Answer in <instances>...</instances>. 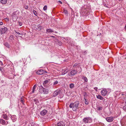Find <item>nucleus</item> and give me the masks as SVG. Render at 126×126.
Listing matches in <instances>:
<instances>
[{"mask_svg":"<svg viewBox=\"0 0 126 126\" xmlns=\"http://www.w3.org/2000/svg\"><path fill=\"white\" fill-rule=\"evenodd\" d=\"M79 101H76L74 102H71L69 105V107L70 108H72L73 111H76L77 109L79 108Z\"/></svg>","mask_w":126,"mask_h":126,"instance_id":"obj_1","label":"nucleus"},{"mask_svg":"<svg viewBox=\"0 0 126 126\" xmlns=\"http://www.w3.org/2000/svg\"><path fill=\"white\" fill-rule=\"evenodd\" d=\"M39 91L41 93L44 94H47L49 92L48 89L44 88L42 85L39 86Z\"/></svg>","mask_w":126,"mask_h":126,"instance_id":"obj_2","label":"nucleus"},{"mask_svg":"<svg viewBox=\"0 0 126 126\" xmlns=\"http://www.w3.org/2000/svg\"><path fill=\"white\" fill-rule=\"evenodd\" d=\"M82 121L85 124L90 123L93 122V119L90 117H87L84 118Z\"/></svg>","mask_w":126,"mask_h":126,"instance_id":"obj_3","label":"nucleus"},{"mask_svg":"<svg viewBox=\"0 0 126 126\" xmlns=\"http://www.w3.org/2000/svg\"><path fill=\"white\" fill-rule=\"evenodd\" d=\"M50 84V80L47 79L44 81L43 84L44 87H48L49 86Z\"/></svg>","mask_w":126,"mask_h":126,"instance_id":"obj_4","label":"nucleus"},{"mask_svg":"<svg viewBox=\"0 0 126 126\" xmlns=\"http://www.w3.org/2000/svg\"><path fill=\"white\" fill-rule=\"evenodd\" d=\"M17 11L15 12H13L12 15V19L13 21H16L18 18Z\"/></svg>","mask_w":126,"mask_h":126,"instance_id":"obj_5","label":"nucleus"},{"mask_svg":"<svg viewBox=\"0 0 126 126\" xmlns=\"http://www.w3.org/2000/svg\"><path fill=\"white\" fill-rule=\"evenodd\" d=\"M8 29L6 27H4L3 28H1L0 30V32H1V34L5 33Z\"/></svg>","mask_w":126,"mask_h":126,"instance_id":"obj_6","label":"nucleus"},{"mask_svg":"<svg viewBox=\"0 0 126 126\" xmlns=\"http://www.w3.org/2000/svg\"><path fill=\"white\" fill-rule=\"evenodd\" d=\"M61 92V90H57L54 91L53 93V96L54 97L57 96L59 94H60Z\"/></svg>","mask_w":126,"mask_h":126,"instance_id":"obj_7","label":"nucleus"},{"mask_svg":"<svg viewBox=\"0 0 126 126\" xmlns=\"http://www.w3.org/2000/svg\"><path fill=\"white\" fill-rule=\"evenodd\" d=\"M47 72L41 69L38 70L36 72V74H37L41 75L43 74L44 73H47Z\"/></svg>","mask_w":126,"mask_h":126,"instance_id":"obj_8","label":"nucleus"},{"mask_svg":"<svg viewBox=\"0 0 126 126\" xmlns=\"http://www.w3.org/2000/svg\"><path fill=\"white\" fill-rule=\"evenodd\" d=\"M77 72L78 71H77V70H76L75 69H73L70 72V75H69V76H73L77 74Z\"/></svg>","mask_w":126,"mask_h":126,"instance_id":"obj_9","label":"nucleus"},{"mask_svg":"<svg viewBox=\"0 0 126 126\" xmlns=\"http://www.w3.org/2000/svg\"><path fill=\"white\" fill-rule=\"evenodd\" d=\"M106 120L108 122H112L113 120V117L110 116L106 118Z\"/></svg>","mask_w":126,"mask_h":126,"instance_id":"obj_10","label":"nucleus"},{"mask_svg":"<svg viewBox=\"0 0 126 126\" xmlns=\"http://www.w3.org/2000/svg\"><path fill=\"white\" fill-rule=\"evenodd\" d=\"M47 112V111L46 110L44 109L40 112V114L41 115L44 116L46 115Z\"/></svg>","mask_w":126,"mask_h":126,"instance_id":"obj_11","label":"nucleus"},{"mask_svg":"<svg viewBox=\"0 0 126 126\" xmlns=\"http://www.w3.org/2000/svg\"><path fill=\"white\" fill-rule=\"evenodd\" d=\"M107 91L105 89H103L101 92V94L103 96L106 95L107 94Z\"/></svg>","mask_w":126,"mask_h":126,"instance_id":"obj_12","label":"nucleus"},{"mask_svg":"<svg viewBox=\"0 0 126 126\" xmlns=\"http://www.w3.org/2000/svg\"><path fill=\"white\" fill-rule=\"evenodd\" d=\"M56 126H64L63 123V122H60L55 125Z\"/></svg>","mask_w":126,"mask_h":126,"instance_id":"obj_13","label":"nucleus"},{"mask_svg":"<svg viewBox=\"0 0 126 126\" xmlns=\"http://www.w3.org/2000/svg\"><path fill=\"white\" fill-rule=\"evenodd\" d=\"M9 113L8 112L7 113H6V114H4L2 116L3 118L6 120H8L9 119L8 118L7 116V114H8Z\"/></svg>","mask_w":126,"mask_h":126,"instance_id":"obj_14","label":"nucleus"},{"mask_svg":"<svg viewBox=\"0 0 126 126\" xmlns=\"http://www.w3.org/2000/svg\"><path fill=\"white\" fill-rule=\"evenodd\" d=\"M3 45L8 48H9L10 47V45L7 42H4L3 43Z\"/></svg>","mask_w":126,"mask_h":126,"instance_id":"obj_15","label":"nucleus"},{"mask_svg":"<svg viewBox=\"0 0 126 126\" xmlns=\"http://www.w3.org/2000/svg\"><path fill=\"white\" fill-rule=\"evenodd\" d=\"M16 116L15 115H13L11 117V120L13 121V122H15L16 120Z\"/></svg>","mask_w":126,"mask_h":126,"instance_id":"obj_16","label":"nucleus"},{"mask_svg":"<svg viewBox=\"0 0 126 126\" xmlns=\"http://www.w3.org/2000/svg\"><path fill=\"white\" fill-rule=\"evenodd\" d=\"M46 31L47 33H50L51 32H54V31L53 30L50 29H47Z\"/></svg>","mask_w":126,"mask_h":126,"instance_id":"obj_17","label":"nucleus"},{"mask_svg":"<svg viewBox=\"0 0 126 126\" xmlns=\"http://www.w3.org/2000/svg\"><path fill=\"white\" fill-rule=\"evenodd\" d=\"M96 97L97 98L101 100L104 99V98H103L102 96L100 95H97Z\"/></svg>","mask_w":126,"mask_h":126,"instance_id":"obj_18","label":"nucleus"},{"mask_svg":"<svg viewBox=\"0 0 126 126\" xmlns=\"http://www.w3.org/2000/svg\"><path fill=\"white\" fill-rule=\"evenodd\" d=\"M34 101V103L35 104L37 105H38L39 104V101L38 99H35L33 100Z\"/></svg>","mask_w":126,"mask_h":126,"instance_id":"obj_19","label":"nucleus"},{"mask_svg":"<svg viewBox=\"0 0 126 126\" xmlns=\"http://www.w3.org/2000/svg\"><path fill=\"white\" fill-rule=\"evenodd\" d=\"M0 122L2 125H5L6 123L5 121L2 119H0Z\"/></svg>","mask_w":126,"mask_h":126,"instance_id":"obj_20","label":"nucleus"},{"mask_svg":"<svg viewBox=\"0 0 126 126\" xmlns=\"http://www.w3.org/2000/svg\"><path fill=\"white\" fill-rule=\"evenodd\" d=\"M1 3L2 4H5L7 3V0H0Z\"/></svg>","mask_w":126,"mask_h":126,"instance_id":"obj_21","label":"nucleus"},{"mask_svg":"<svg viewBox=\"0 0 126 126\" xmlns=\"http://www.w3.org/2000/svg\"><path fill=\"white\" fill-rule=\"evenodd\" d=\"M80 69V71H79V73H80L81 72V67L79 66H78L76 68V70L77 71L78 70H79V69Z\"/></svg>","mask_w":126,"mask_h":126,"instance_id":"obj_22","label":"nucleus"},{"mask_svg":"<svg viewBox=\"0 0 126 126\" xmlns=\"http://www.w3.org/2000/svg\"><path fill=\"white\" fill-rule=\"evenodd\" d=\"M82 79H84V81L86 82H87L88 81V79L85 76H83L82 77Z\"/></svg>","mask_w":126,"mask_h":126,"instance_id":"obj_23","label":"nucleus"},{"mask_svg":"<svg viewBox=\"0 0 126 126\" xmlns=\"http://www.w3.org/2000/svg\"><path fill=\"white\" fill-rule=\"evenodd\" d=\"M74 84L73 83L70 84L69 85V87L71 89H72L74 88Z\"/></svg>","mask_w":126,"mask_h":126,"instance_id":"obj_24","label":"nucleus"},{"mask_svg":"<svg viewBox=\"0 0 126 126\" xmlns=\"http://www.w3.org/2000/svg\"><path fill=\"white\" fill-rule=\"evenodd\" d=\"M36 86V84H35L33 87L32 88V93H33L34 92Z\"/></svg>","mask_w":126,"mask_h":126,"instance_id":"obj_25","label":"nucleus"},{"mask_svg":"<svg viewBox=\"0 0 126 126\" xmlns=\"http://www.w3.org/2000/svg\"><path fill=\"white\" fill-rule=\"evenodd\" d=\"M68 71V70H65L63 72L62 74V75H64Z\"/></svg>","mask_w":126,"mask_h":126,"instance_id":"obj_26","label":"nucleus"},{"mask_svg":"<svg viewBox=\"0 0 126 126\" xmlns=\"http://www.w3.org/2000/svg\"><path fill=\"white\" fill-rule=\"evenodd\" d=\"M9 39L12 41L14 40V38L13 36V35H11L9 38Z\"/></svg>","mask_w":126,"mask_h":126,"instance_id":"obj_27","label":"nucleus"},{"mask_svg":"<svg viewBox=\"0 0 126 126\" xmlns=\"http://www.w3.org/2000/svg\"><path fill=\"white\" fill-rule=\"evenodd\" d=\"M63 12L65 14V15H67L68 14V12L66 10H65V9H63Z\"/></svg>","mask_w":126,"mask_h":126,"instance_id":"obj_28","label":"nucleus"},{"mask_svg":"<svg viewBox=\"0 0 126 126\" xmlns=\"http://www.w3.org/2000/svg\"><path fill=\"white\" fill-rule=\"evenodd\" d=\"M84 99L85 100V103L86 104H89V102L87 100V99L86 98L84 97Z\"/></svg>","mask_w":126,"mask_h":126,"instance_id":"obj_29","label":"nucleus"},{"mask_svg":"<svg viewBox=\"0 0 126 126\" xmlns=\"http://www.w3.org/2000/svg\"><path fill=\"white\" fill-rule=\"evenodd\" d=\"M33 13L35 16H37V13L36 11L35 10H33Z\"/></svg>","mask_w":126,"mask_h":126,"instance_id":"obj_30","label":"nucleus"},{"mask_svg":"<svg viewBox=\"0 0 126 126\" xmlns=\"http://www.w3.org/2000/svg\"><path fill=\"white\" fill-rule=\"evenodd\" d=\"M103 109V107H98L97 108V110L99 111Z\"/></svg>","mask_w":126,"mask_h":126,"instance_id":"obj_31","label":"nucleus"},{"mask_svg":"<svg viewBox=\"0 0 126 126\" xmlns=\"http://www.w3.org/2000/svg\"><path fill=\"white\" fill-rule=\"evenodd\" d=\"M37 27L38 28V29L40 30H41V29L42 28V27L39 25H38Z\"/></svg>","mask_w":126,"mask_h":126,"instance_id":"obj_32","label":"nucleus"},{"mask_svg":"<svg viewBox=\"0 0 126 126\" xmlns=\"http://www.w3.org/2000/svg\"><path fill=\"white\" fill-rule=\"evenodd\" d=\"M23 8H24L26 9H27L28 8V6L26 5H24V6Z\"/></svg>","mask_w":126,"mask_h":126,"instance_id":"obj_33","label":"nucleus"},{"mask_svg":"<svg viewBox=\"0 0 126 126\" xmlns=\"http://www.w3.org/2000/svg\"><path fill=\"white\" fill-rule=\"evenodd\" d=\"M58 82L57 81H56L55 82H54L53 83V85H56L58 83Z\"/></svg>","mask_w":126,"mask_h":126,"instance_id":"obj_34","label":"nucleus"},{"mask_svg":"<svg viewBox=\"0 0 126 126\" xmlns=\"http://www.w3.org/2000/svg\"><path fill=\"white\" fill-rule=\"evenodd\" d=\"M47 5L43 7V10L45 11L47 9Z\"/></svg>","mask_w":126,"mask_h":126,"instance_id":"obj_35","label":"nucleus"},{"mask_svg":"<svg viewBox=\"0 0 126 126\" xmlns=\"http://www.w3.org/2000/svg\"><path fill=\"white\" fill-rule=\"evenodd\" d=\"M123 101L125 103V104L126 105V97L124 98Z\"/></svg>","mask_w":126,"mask_h":126,"instance_id":"obj_36","label":"nucleus"},{"mask_svg":"<svg viewBox=\"0 0 126 126\" xmlns=\"http://www.w3.org/2000/svg\"><path fill=\"white\" fill-rule=\"evenodd\" d=\"M123 110L125 111H126V105H125L123 107Z\"/></svg>","mask_w":126,"mask_h":126,"instance_id":"obj_37","label":"nucleus"},{"mask_svg":"<svg viewBox=\"0 0 126 126\" xmlns=\"http://www.w3.org/2000/svg\"><path fill=\"white\" fill-rule=\"evenodd\" d=\"M87 96V94L86 92H84V97L85 98L86 96Z\"/></svg>","mask_w":126,"mask_h":126,"instance_id":"obj_38","label":"nucleus"},{"mask_svg":"<svg viewBox=\"0 0 126 126\" xmlns=\"http://www.w3.org/2000/svg\"><path fill=\"white\" fill-rule=\"evenodd\" d=\"M0 70L2 72H3L4 70L3 68L1 67H0Z\"/></svg>","mask_w":126,"mask_h":126,"instance_id":"obj_39","label":"nucleus"},{"mask_svg":"<svg viewBox=\"0 0 126 126\" xmlns=\"http://www.w3.org/2000/svg\"><path fill=\"white\" fill-rule=\"evenodd\" d=\"M19 25L20 26H21L22 24V22L19 21L18 22Z\"/></svg>","mask_w":126,"mask_h":126,"instance_id":"obj_40","label":"nucleus"},{"mask_svg":"<svg viewBox=\"0 0 126 126\" xmlns=\"http://www.w3.org/2000/svg\"><path fill=\"white\" fill-rule=\"evenodd\" d=\"M58 42L59 43V45L60 46H61L62 45V43L61 42L58 40Z\"/></svg>","mask_w":126,"mask_h":126,"instance_id":"obj_41","label":"nucleus"},{"mask_svg":"<svg viewBox=\"0 0 126 126\" xmlns=\"http://www.w3.org/2000/svg\"><path fill=\"white\" fill-rule=\"evenodd\" d=\"M31 126H34V125H35V124L34 123H31Z\"/></svg>","mask_w":126,"mask_h":126,"instance_id":"obj_42","label":"nucleus"},{"mask_svg":"<svg viewBox=\"0 0 126 126\" xmlns=\"http://www.w3.org/2000/svg\"><path fill=\"white\" fill-rule=\"evenodd\" d=\"M77 65H78V64H77L75 63L74 64V65H73V67H76V66H77Z\"/></svg>","mask_w":126,"mask_h":126,"instance_id":"obj_43","label":"nucleus"},{"mask_svg":"<svg viewBox=\"0 0 126 126\" xmlns=\"http://www.w3.org/2000/svg\"><path fill=\"white\" fill-rule=\"evenodd\" d=\"M94 88L95 90H96V91H97V89H98L97 87H95V88Z\"/></svg>","mask_w":126,"mask_h":126,"instance_id":"obj_44","label":"nucleus"},{"mask_svg":"<svg viewBox=\"0 0 126 126\" xmlns=\"http://www.w3.org/2000/svg\"><path fill=\"white\" fill-rule=\"evenodd\" d=\"M20 101H21V102L22 103H23V99L21 98V99L20 100Z\"/></svg>","mask_w":126,"mask_h":126,"instance_id":"obj_45","label":"nucleus"},{"mask_svg":"<svg viewBox=\"0 0 126 126\" xmlns=\"http://www.w3.org/2000/svg\"><path fill=\"white\" fill-rule=\"evenodd\" d=\"M58 2L60 4H62V2L61 1L59 0Z\"/></svg>","mask_w":126,"mask_h":126,"instance_id":"obj_46","label":"nucleus"},{"mask_svg":"<svg viewBox=\"0 0 126 126\" xmlns=\"http://www.w3.org/2000/svg\"><path fill=\"white\" fill-rule=\"evenodd\" d=\"M3 23L2 22H0V26L2 25H3Z\"/></svg>","mask_w":126,"mask_h":126,"instance_id":"obj_47","label":"nucleus"},{"mask_svg":"<svg viewBox=\"0 0 126 126\" xmlns=\"http://www.w3.org/2000/svg\"><path fill=\"white\" fill-rule=\"evenodd\" d=\"M16 33L18 35H20V33L18 32H16Z\"/></svg>","mask_w":126,"mask_h":126,"instance_id":"obj_48","label":"nucleus"},{"mask_svg":"<svg viewBox=\"0 0 126 126\" xmlns=\"http://www.w3.org/2000/svg\"><path fill=\"white\" fill-rule=\"evenodd\" d=\"M125 29L126 31V25H125Z\"/></svg>","mask_w":126,"mask_h":126,"instance_id":"obj_49","label":"nucleus"},{"mask_svg":"<svg viewBox=\"0 0 126 126\" xmlns=\"http://www.w3.org/2000/svg\"><path fill=\"white\" fill-rule=\"evenodd\" d=\"M0 62H1V64L2 65H3V64L2 63V62L1 61H0Z\"/></svg>","mask_w":126,"mask_h":126,"instance_id":"obj_50","label":"nucleus"},{"mask_svg":"<svg viewBox=\"0 0 126 126\" xmlns=\"http://www.w3.org/2000/svg\"><path fill=\"white\" fill-rule=\"evenodd\" d=\"M7 122V124H5V125H6L7 124H8V122Z\"/></svg>","mask_w":126,"mask_h":126,"instance_id":"obj_51","label":"nucleus"},{"mask_svg":"<svg viewBox=\"0 0 126 126\" xmlns=\"http://www.w3.org/2000/svg\"><path fill=\"white\" fill-rule=\"evenodd\" d=\"M6 18L7 19V20L8 21L9 20V19H8L7 18Z\"/></svg>","mask_w":126,"mask_h":126,"instance_id":"obj_52","label":"nucleus"},{"mask_svg":"<svg viewBox=\"0 0 126 126\" xmlns=\"http://www.w3.org/2000/svg\"><path fill=\"white\" fill-rule=\"evenodd\" d=\"M119 1H121V0H118Z\"/></svg>","mask_w":126,"mask_h":126,"instance_id":"obj_53","label":"nucleus"}]
</instances>
